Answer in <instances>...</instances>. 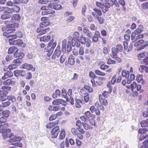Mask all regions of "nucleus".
Listing matches in <instances>:
<instances>
[{
	"label": "nucleus",
	"instance_id": "15",
	"mask_svg": "<svg viewBox=\"0 0 148 148\" xmlns=\"http://www.w3.org/2000/svg\"><path fill=\"white\" fill-rule=\"evenodd\" d=\"M14 73L15 76L17 77L24 76L25 74V71L23 70H16L14 71Z\"/></svg>",
	"mask_w": 148,
	"mask_h": 148
},
{
	"label": "nucleus",
	"instance_id": "42",
	"mask_svg": "<svg viewBox=\"0 0 148 148\" xmlns=\"http://www.w3.org/2000/svg\"><path fill=\"white\" fill-rule=\"evenodd\" d=\"M147 137L148 139V136ZM139 148H148V140H145L143 142V145Z\"/></svg>",
	"mask_w": 148,
	"mask_h": 148
},
{
	"label": "nucleus",
	"instance_id": "59",
	"mask_svg": "<svg viewBox=\"0 0 148 148\" xmlns=\"http://www.w3.org/2000/svg\"><path fill=\"white\" fill-rule=\"evenodd\" d=\"M66 58V57L65 56L62 55L60 58V62L61 64H62L64 62Z\"/></svg>",
	"mask_w": 148,
	"mask_h": 148
},
{
	"label": "nucleus",
	"instance_id": "38",
	"mask_svg": "<svg viewBox=\"0 0 148 148\" xmlns=\"http://www.w3.org/2000/svg\"><path fill=\"white\" fill-rule=\"evenodd\" d=\"M17 48L14 46H12L10 47L8 49V53L9 54L12 53L14 52H15Z\"/></svg>",
	"mask_w": 148,
	"mask_h": 148
},
{
	"label": "nucleus",
	"instance_id": "53",
	"mask_svg": "<svg viewBox=\"0 0 148 148\" xmlns=\"http://www.w3.org/2000/svg\"><path fill=\"white\" fill-rule=\"evenodd\" d=\"M84 97L85 101L87 102L89 100V96L88 94L87 93L84 94Z\"/></svg>",
	"mask_w": 148,
	"mask_h": 148
},
{
	"label": "nucleus",
	"instance_id": "18",
	"mask_svg": "<svg viewBox=\"0 0 148 148\" xmlns=\"http://www.w3.org/2000/svg\"><path fill=\"white\" fill-rule=\"evenodd\" d=\"M14 55L15 57H18L20 56L23 57L24 56V53L21 52L20 50L18 49L17 48L14 53Z\"/></svg>",
	"mask_w": 148,
	"mask_h": 148
},
{
	"label": "nucleus",
	"instance_id": "11",
	"mask_svg": "<svg viewBox=\"0 0 148 148\" xmlns=\"http://www.w3.org/2000/svg\"><path fill=\"white\" fill-rule=\"evenodd\" d=\"M140 44H142V46L144 47L148 45V42L147 41H144L143 39L139 40L135 43L134 45L135 47H136Z\"/></svg>",
	"mask_w": 148,
	"mask_h": 148
},
{
	"label": "nucleus",
	"instance_id": "7",
	"mask_svg": "<svg viewBox=\"0 0 148 148\" xmlns=\"http://www.w3.org/2000/svg\"><path fill=\"white\" fill-rule=\"evenodd\" d=\"M136 35L134 32L131 34V39L133 42H135L136 41L139 39L142 38L143 37V34H140L136 36Z\"/></svg>",
	"mask_w": 148,
	"mask_h": 148
},
{
	"label": "nucleus",
	"instance_id": "34",
	"mask_svg": "<svg viewBox=\"0 0 148 148\" xmlns=\"http://www.w3.org/2000/svg\"><path fill=\"white\" fill-rule=\"evenodd\" d=\"M51 4H49L47 5L43 6L40 8V10H52L51 8Z\"/></svg>",
	"mask_w": 148,
	"mask_h": 148
},
{
	"label": "nucleus",
	"instance_id": "35",
	"mask_svg": "<svg viewBox=\"0 0 148 148\" xmlns=\"http://www.w3.org/2000/svg\"><path fill=\"white\" fill-rule=\"evenodd\" d=\"M22 61L21 59L18 58L14 60L13 62L17 67L21 63Z\"/></svg>",
	"mask_w": 148,
	"mask_h": 148
},
{
	"label": "nucleus",
	"instance_id": "12",
	"mask_svg": "<svg viewBox=\"0 0 148 148\" xmlns=\"http://www.w3.org/2000/svg\"><path fill=\"white\" fill-rule=\"evenodd\" d=\"M21 67L22 69H25L28 70H32L33 71H35V68L33 67L32 65L27 63L23 64L21 66Z\"/></svg>",
	"mask_w": 148,
	"mask_h": 148
},
{
	"label": "nucleus",
	"instance_id": "21",
	"mask_svg": "<svg viewBox=\"0 0 148 148\" xmlns=\"http://www.w3.org/2000/svg\"><path fill=\"white\" fill-rule=\"evenodd\" d=\"M64 101L61 99H58L54 100L52 102V104L54 105H58L60 104H63Z\"/></svg>",
	"mask_w": 148,
	"mask_h": 148
},
{
	"label": "nucleus",
	"instance_id": "27",
	"mask_svg": "<svg viewBox=\"0 0 148 148\" xmlns=\"http://www.w3.org/2000/svg\"><path fill=\"white\" fill-rule=\"evenodd\" d=\"M136 80L138 83H141L143 84L145 83V82L143 79V75H139L138 76H137L136 77Z\"/></svg>",
	"mask_w": 148,
	"mask_h": 148
},
{
	"label": "nucleus",
	"instance_id": "58",
	"mask_svg": "<svg viewBox=\"0 0 148 148\" xmlns=\"http://www.w3.org/2000/svg\"><path fill=\"white\" fill-rule=\"evenodd\" d=\"M84 53L83 47H80L79 51V54L80 55H84Z\"/></svg>",
	"mask_w": 148,
	"mask_h": 148
},
{
	"label": "nucleus",
	"instance_id": "45",
	"mask_svg": "<svg viewBox=\"0 0 148 148\" xmlns=\"http://www.w3.org/2000/svg\"><path fill=\"white\" fill-rule=\"evenodd\" d=\"M148 121L147 119L146 120H144L141 121L140 122V124L142 127H145L148 126Z\"/></svg>",
	"mask_w": 148,
	"mask_h": 148
},
{
	"label": "nucleus",
	"instance_id": "40",
	"mask_svg": "<svg viewBox=\"0 0 148 148\" xmlns=\"http://www.w3.org/2000/svg\"><path fill=\"white\" fill-rule=\"evenodd\" d=\"M91 82L92 83V85L93 86H97V84L100 85L102 84V83L100 81H96V83L95 82V80L94 78L92 79L91 80Z\"/></svg>",
	"mask_w": 148,
	"mask_h": 148
},
{
	"label": "nucleus",
	"instance_id": "8",
	"mask_svg": "<svg viewBox=\"0 0 148 148\" xmlns=\"http://www.w3.org/2000/svg\"><path fill=\"white\" fill-rule=\"evenodd\" d=\"M61 53L60 47V46H57L55 51L52 56V58L53 59H55L56 57L58 58L60 56Z\"/></svg>",
	"mask_w": 148,
	"mask_h": 148
},
{
	"label": "nucleus",
	"instance_id": "44",
	"mask_svg": "<svg viewBox=\"0 0 148 148\" xmlns=\"http://www.w3.org/2000/svg\"><path fill=\"white\" fill-rule=\"evenodd\" d=\"M86 38L82 36H80V42L82 44L84 45L86 44Z\"/></svg>",
	"mask_w": 148,
	"mask_h": 148
},
{
	"label": "nucleus",
	"instance_id": "43",
	"mask_svg": "<svg viewBox=\"0 0 148 148\" xmlns=\"http://www.w3.org/2000/svg\"><path fill=\"white\" fill-rule=\"evenodd\" d=\"M58 123V121H56L55 122H51L47 124L46 127L47 128L50 129L53 127L54 125L55 124H57Z\"/></svg>",
	"mask_w": 148,
	"mask_h": 148
},
{
	"label": "nucleus",
	"instance_id": "9",
	"mask_svg": "<svg viewBox=\"0 0 148 148\" xmlns=\"http://www.w3.org/2000/svg\"><path fill=\"white\" fill-rule=\"evenodd\" d=\"M59 132V127L56 126L53 128L51 132V135L52 138H56Z\"/></svg>",
	"mask_w": 148,
	"mask_h": 148
},
{
	"label": "nucleus",
	"instance_id": "29",
	"mask_svg": "<svg viewBox=\"0 0 148 148\" xmlns=\"http://www.w3.org/2000/svg\"><path fill=\"white\" fill-rule=\"evenodd\" d=\"M51 9H53L55 10H58L60 9L61 7V6L60 5L56 3H55L53 4L51 3Z\"/></svg>",
	"mask_w": 148,
	"mask_h": 148
},
{
	"label": "nucleus",
	"instance_id": "51",
	"mask_svg": "<svg viewBox=\"0 0 148 148\" xmlns=\"http://www.w3.org/2000/svg\"><path fill=\"white\" fill-rule=\"evenodd\" d=\"M84 114L88 119L92 116V115L90 112L89 111H88L85 112H84Z\"/></svg>",
	"mask_w": 148,
	"mask_h": 148
},
{
	"label": "nucleus",
	"instance_id": "54",
	"mask_svg": "<svg viewBox=\"0 0 148 148\" xmlns=\"http://www.w3.org/2000/svg\"><path fill=\"white\" fill-rule=\"evenodd\" d=\"M8 68L10 70H13L16 68L17 66L14 64H11L8 66Z\"/></svg>",
	"mask_w": 148,
	"mask_h": 148
},
{
	"label": "nucleus",
	"instance_id": "62",
	"mask_svg": "<svg viewBox=\"0 0 148 148\" xmlns=\"http://www.w3.org/2000/svg\"><path fill=\"white\" fill-rule=\"evenodd\" d=\"M80 119L81 120L84 122L86 121L88 119L86 117L85 115L81 116H80Z\"/></svg>",
	"mask_w": 148,
	"mask_h": 148
},
{
	"label": "nucleus",
	"instance_id": "16",
	"mask_svg": "<svg viewBox=\"0 0 148 148\" xmlns=\"http://www.w3.org/2000/svg\"><path fill=\"white\" fill-rule=\"evenodd\" d=\"M72 45L73 46H76L77 47H79L80 46V40L78 38H73L72 40Z\"/></svg>",
	"mask_w": 148,
	"mask_h": 148
},
{
	"label": "nucleus",
	"instance_id": "63",
	"mask_svg": "<svg viewBox=\"0 0 148 148\" xmlns=\"http://www.w3.org/2000/svg\"><path fill=\"white\" fill-rule=\"evenodd\" d=\"M116 79V75H114L111 81V82L112 84H114L115 83Z\"/></svg>",
	"mask_w": 148,
	"mask_h": 148
},
{
	"label": "nucleus",
	"instance_id": "3",
	"mask_svg": "<svg viewBox=\"0 0 148 148\" xmlns=\"http://www.w3.org/2000/svg\"><path fill=\"white\" fill-rule=\"evenodd\" d=\"M96 5L97 6L101 8L102 12L104 13H105L108 10L111 5L110 3H103L99 2H97Z\"/></svg>",
	"mask_w": 148,
	"mask_h": 148
},
{
	"label": "nucleus",
	"instance_id": "46",
	"mask_svg": "<svg viewBox=\"0 0 148 148\" xmlns=\"http://www.w3.org/2000/svg\"><path fill=\"white\" fill-rule=\"evenodd\" d=\"M68 62L71 65H73L75 63V61L72 56L69 57L68 59Z\"/></svg>",
	"mask_w": 148,
	"mask_h": 148
},
{
	"label": "nucleus",
	"instance_id": "10",
	"mask_svg": "<svg viewBox=\"0 0 148 148\" xmlns=\"http://www.w3.org/2000/svg\"><path fill=\"white\" fill-rule=\"evenodd\" d=\"M6 118L2 116L0 119V128H7L8 127V124L4 123L7 121Z\"/></svg>",
	"mask_w": 148,
	"mask_h": 148
},
{
	"label": "nucleus",
	"instance_id": "52",
	"mask_svg": "<svg viewBox=\"0 0 148 148\" xmlns=\"http://www.w3.org/2000/svg\"><path fill=\"white\" fill-rule=\"evenodd\" d=\"M148 135H147L146 136L144 135H143L141 134L140 135L139 140L140 141H142L144 139H145V140H148Z\"/></svg>",
	"mask_w": 148,
	"mask_h": 148
},
{
	"label": "nucleus",
	"instance_id": "2",
	"mask_svg": "<svg viewBox=\"0 0 148 148\" xmlns=\"http://www.w3.org/2000/svg\"><path fill=\"white\" fill-rule=\"evenodd\" d=\"M11 87L10 86H3L0 88V101H5L7 99L8 101H11L12 102L15 101L16 99L14 96H7L8 94L7 90H10Z\"/></svg>",
	"mask_w": 148,
	"mask_h": 148
},
{
	"label": "nucleus",
	"instance_id": "64",
	"mask_svg": "<svg viewBox=\"0 0 148 148\" xmlns=\"http://www.w3.org/2000/svg\"><path fill=\"white\" fill-rule=\"evenodd\" d=\"M141 7L144 9L147 8H148V3H143L141 5Z\"/></svg>",
	"mask_w": 148,
	"mask_h": 148
},
{
	"label": "nucleus",
	"instance_id": "5",
	"mask_svg": "<svg viewBox=\"0 0 148 148\" xmlns=\"http://www.w3.org/2000/svg\"><path fill=\"white\" fill-rule=\"evenodd\" d=\"M20 8L19 7L15 6L12 8H5L4 13L10 14L14 12H18Z\"/></svg>",
	"mask_w": 148,
	"mask_h": 148
},
{
	"label": "nucleus",
	"instance_id": "37",
	"mask_svg": "<svg viewBox=\"0 0 148 148\" xmlns=\"http://www.w3.org/2000/svg\"><path fill=\"white\" fill-rule=\"evenodd\" d=\"M50 24V22L47 21L45 22H42L40 24V27L43 28L44 27L47 26Z\"/></svg>",
	"mask_w": 148,
	"mask_h": 148
},
{
	"label": "nucleus",
	"instance_id": "33",
	"mask_svg": "<svg viewBox=\"0 0 148 148\" xmlns=\"http://www.w3.org/2000/svg\"><path fill=\"white\" fill-rule=\"evenodd\" d=\"M11 17V15L10 14L5 13L1 15L0 18L3 20H5L10 18Z\"/></svg>",
	"mask_w": 148,
	"mask_h": 148
},
{
	"label": "nucleus",
	"instance_id": "61",
	"mask_svg": "<svg viewBox=\"0 0 148 148\" xmlns=\"http://www.w3.org/2000/svg\"><path fill=\"white\" fill-rule=\"evenodd\" d=\"M75 18L74 16H70L68 17L66 21L68 22H70L73 20Z\"/></svg>",
	"mask_w": 148,
	"mask_h": 148
},
{
	"label": "nucleus",
	"instance_id": "19",
	"mask_svg": "<svg viewBox=\"0 0 148 148\" xmlns=\"http://www.w3.org/2000/svg\"><path fill=\"white\" fill-rule=\"evenodd\" d=\"M100 36V34L97 31H95L92 38V41L93 42H97L98 40V37Z\"/></svg>",
	"mask_w": 148,
	"mask_h": 148
},
{
	"label": "nucleus",
	"instance_id": "41",
	"mask_svg": "<svg viewBox=\"0 0 148 148\" xmlns=\"http://www.w3.org/2000/svg\"><path fill=\"white\" fill-rule=\"evenodd\" d=\"M82 124L84 128L86 130L91 129L92 128V127L91 126L89 125L86 123H83Z\"/></svg>",
	"mask_w": 148,
	"mask_h": 148
},
{
	"label": "nucleus",
	"instance_id": "20",
	"mask_svg": "<svg viewBox=\"0 0 148 148\" xmlns=\"http://www.w3.org/2000/svg\"><path fill=\"white\" fill-rule=\"evenodd\" d=\"M99 98L100 103L104 106H106L108 104L107 100L104 98H103L102 95L99 94Z\"/></svg>",
	"mask_w": 148,
	"mask_h": 148
},
{
	"label": "nucleus",
	"instance_id": "28",
	"mask_svg": "<svg viewBox=\"0 0 148 148\" xmlns=\"http://www.w3.org/2000/svg\"><path fill=\"white\" fill-rule=\"evenodd\" d=\"M13 75V73L11 72L8 71L4 73V75L3 76L2 78L3 79H5L9 77H12Z\"/></svg>",
	"mask_w": 148,
	"mask_h": 148
},
{
	"label": "nucleus",
	"instance_id": "30",
	"mask_svg": "<svg viewBox=\"0 0 148 148\" xmlns=\"http://www.w3.org/2000/svg\"><path fill=\"white\" fill-rule=\"evenodd\" d=\"M121 74L123 77H125L126 79H127L129 76V71L126 70H123L122 71Z\"/></svg>",
	"mask_w": 148,
	"mask_h": 148
},
{
	"label": "nucleus",
	"instance_id": "23",
	"mask_svg": "<svg viewBox=\"0 0 148 148\" xmlns=\"http://www.w3.org/2000/svg\"><path fill=\"white\" fill-rule=\"evenodd\" d=\"M143 30V25H139L137 28L136 29L134 32L137 35H139Z\"/></svg>",
	"mask_w": 148,
	"mask_h": 148
},
{
	"label": "nucleus",
	"instance_id": "22",
	"mask_svg": "<svg viewBox=\"0 0 148 148\" xmlns=\"http://www.w3.org/2000/svg\"><path fill=\"white\" fill-rule=\"evenodd\" d=\"M112 53L110 54V56L112 58H115L116 57L117 54L119 52L116 50L115 47L113 48L112 49Z\"/></svg>",
	"mask_w": 148,
	"mask_h": 148
},
{
	"label": "nucleus",
	"instance_id": "17",
	"mask_svg": "<svg viewBox=\"0 0 148 148\" xmlns=\"http://www.w3.org/2000/svg\"><path fill=\"white\" fill-rule=\"evenodd\" d=\"M94 12H92V14L94 17H96V16H101L102 14V13L101 11L99 9H98L96 8H95L93 9Z\"/></svg>",
	"mask_w": 148,
	"mask_h": 148
},
{
	"label": "nucleus",
	"instance_id": "4",
	"mask_svg": "<svg viewBox=\"0 0 148 148\" xmlns=\"http://www.w3.org/2000/svg\"><path fill=\"white\" fill-rule=\"evenodd\" d=\"M7 128H0V133H2V134L3 137L6 139L9 138H10L11 135V133L10 132L11 130L9 129H6Z\"/></svg>",
	"mask_w": 148,
	"mask_h": 148
},
{
	"label": "nucleus",
	"instance_id": "24",
	"mask_svg": "<svg viewBox=\"0 0 148 148\" xmlns=\"http://www.w3.org/2000/svg\"><path fill=\"white\" fill-rule=\"evenodd\" d=\"M75 106L76 107L80 108L81 106V105L82 103V100L76 98H75Z\"/></svg>",
	"mask_w": 148,
	"mask_h": 148
},
{
	"label": "nucleus",
	"instance_id": "32",
	"mask_svg": "<svg viewBox=\"0 0 148 148\" xmlns=\"http://www.w3.org/2000/svg\"><path fill=\"white\" fill-rule=\"evenodd\" d=\"M10 113V111L8 110H3L1 113L2 116L6 118H8Z\"/></svg>",
	"mask_w": 148,
	"mask_h": 148
},
{
	"label": "nucleus",
	"instance_id": "36",
	"mask_svg": "<svg viewBox=\"0 0 148 148\" xmlns=\"http://www.w3.org/2000/svg\"><path fill=\"white\" fill-rule=\"evenodd\" d=\"M55 12L52 10H44L41 12V14L42 15H46L50 14H53Z\"/></svg>",
	"mask_w": 148,
	"mask_h": 148
},
{
	"label": "nucleus",
	"instance_id": "48",
	"mask_svg": "<svg viewBox=\"0 0 148 148\" xmlns=\"http://www.w3.org/2000/svg\"><path fill=\"white\" fill-rule=\"evenodd\" d=\"M115 48L118 52H121L123 48V45L121 44L117 45Z\"/></svg>",
	"mask_w": 148,
	"mask_h": 148
},
{
	"label": "nucleus",
	"instance_id": "56",
	"mask_svg": "<svg viewBox=\"0 0 148 148\" xmlns=\"http://www.w3.org/2000/svg\"><path fill=\"white\" fill-rule=\"evenodd\" d=\"M147 131V130L145 128L140 129L138 130V132L139 134H142L146 133Z\"/></svg>",
	"mask_w": 148,
	"mask_h": 148
},
{
	"label": "nucleus",
	"instance_id": "31",
	"mask_svg": "<svg viewBox=\"0 0 148 148\" xmlns=\"http://www.w3.org/2000/svg\"><path fill=\"white\" fill-rule=\"evenodd\" d=\"M138 58H148V53L147 52H144L140 53L138 56Z\"/></svg>",
	"mask_w": 148,
	"mask_h": 148
},
{
	"label": "nucleus",
	"instance_id": "50",
	"mask_svg": "<svg viewBox=\"0 0 148 148\" xmlns=\"http://www.w3.org/2000/svg\"><path fill=\"white\" fill-rule=\"evenodd\" d=\"M50 30L49 28H47V29H45L44 30L42 29L41 31V32L40 33V35L45 34L46 33H47Z\"/></svg>",
	"mask_w": 148,
	"mask_h": 148
},
{
	"label": "nucleus",
	"instance_id": "39",
	"mask_svg": "<svg viewBox=\"0 0 148 148\" xmlns=\"http://www.w3.org/2000/svg\"><path fill=\"white\" fill-rule=\"evenodd\" d=\"M65 132L64 130L62 129L60 131V134L59 139L60 140L63 139L65 136Z\"/></svg>",
	"mask_w": 148,
	"mask_h": 148
},
{
	"label": "nucleus",
	"instance_id": "26",
	"mask_svg": "<svg viewBox=\"0 0 148 148\" xmlns=\"http://www.w3.org/2000/svg\"><path fill=\"white\" fill-rule=\"evenodd\" d=\"M51 38V36L50 35L44 36L40 38V40L41 41L47 42Z\"/></svg>",
	"mask_w": 148,
	"mask_h": 148
},
{
	"label": "nucleus",
	"instance_id": "55",
	"mask_svg": "<svg viewBox=\"0 0 148 148\" xmlns=\"http://www.w3.org/2000/svg\"><path fill=\"white\" fill-rule=\"evenodd\" d=\"M61 95L63 97H64V98H66L67 94L66 92H65V89L63 88L62 89Z\"/></svg>",
	"mask_w": 148,
	"mask_h": 148
},
{
	"label": "nucleus",
	"instance_id": "6",
	"mask_svg": "<svg viewBox=\"0 0 148 148\" xmlns=\"http://www.w3.org/2000/svg\"><path fill=\"white\" fill-rule=\"evenodd\" d=\"M9 42L10 45H21L23 43V41L21 39L14 40L15 38L13 37L9 38Z\"/></svg>",
	"mask_w": 148,
	"mask_h": 148
},
{
	"label": "nucleus",
	"instance_id": "60",
	"mask_svg": "<svg viewBox=\"0 0 148 148\" xmlns=\"http://www.w3.org/2000/svg\"><path fill=\"white\" fill-rule=\"evenodd\" d=\"M72 50V47L71 46V43H68L67 46V51L68 52H70Z\"/></svg>",
	"mask_w": 148,
	"mask_h": 148
},
{
	"label": "nucleus",
	"instance_id": "25",
	"mask_svg": "<svg viewBox=\"0 0 148 148\" xmlns=\"http://www.w3.org/2000/svg\"><path fill=\"white\" fill-rule=\"evenodd\" d=\"M15 82L11 79H8L3 81V84L5 85H14Z\"/></svg>",
	"mask_w": 148,
	"mask_h": 148
},
{
	"label": "nucleus",
	"instance_id": "47",
	"mask_svg": "<svg viewBox=\"0 0 148 148\" xmlns=\"http://www.w3.org/2000/svg\"><path fill=\"white\" fill-rule=\"evenodd\" d=\"M95 73L98 75L103 76L105 75V73L101 72L98 70H95Z\"/></svg>",
	"mask_w": 148,
	"mask_h": 148
},
{
	"label": "nucleus",
	"instance_id": "57",
	"mask_svg": "<svg viewBox=\"0 0 148 148\" xmlns=\"http://www.w3.org/2000/svg\"><path fill=\"white\" fill-rule=\"evenodd\" d=\"M90 28L91 30L95 31L97 29V27L94 24H92L90 26Z\"/></svg>",
	"mask_w": 148,
	"mask_h": 148
},
{
	"label": "nucleus",
	"instance_id": "14",
	"mask_svg": "<svg viewBox=\"0 0 148 148\" xmlns=\"http://www.w3.org/2000/svg\"><path fill=\"white\" fill-rule=\"evenodd\" d=\"M21 18V17L20 14H13L12 15L11 19L10 20L11 23L10 24L16 23V22H15L16 21H19Z\"/></svg>",
	"mask_w": 148,
	"mask_h": 148
},
{
	"label": "nucleus",
	"instance_id": "13",
	"mask_svg": "<svg viewBox=\"0 0 148 148\" xmlns=\"http://www.w3.org/2000/svg\"><path fill=\"white\" fill-rule=\"evenodd\" d=\"M11 135L9 138L11 142L20 141L22 140V138L20 136H18L14 135L12 133H11Z\"/></svg>",
	"mask_w": 148,
	"mask_h": 148
},
{
	"label": "nucleus",
	"instance_id": "49",
	"mask_svg": "<svg viewBox=\"0 0 148 148\" xmlns=\"http://www.w3.org/2000/svg\"><path fill=\"white\" fill-rule=\"evenodd\" d=\"M96 17L95 18V19L98 20L99 23L101 24H103L104 22V20L103 18L101 17H99L98 16H95Z\"/></svg>",
	"mask_w": 148,
	"mask_h": 148
},
{
	"label": "nucleus",
	"instance_id": "1",
	"mask_svg": "<svg viewBox=\"0 0 148 148\" xmlns=\"http://www.w3.org/2000/svg\"><path fill=\"white\" fill-rule=\"evenodd\" d=\"M18 26V24L14 23L9 24L3 27L2 28V30L4 32L3 34V35L7 38L13 37L14 38H16L17 37L19 38L22 37L23 34L21 32H18L16 34L12 32L13 28L17 27Z\"/></svg>",
	"mask_w": 148,
	"mask_h": 148
}]
</instances>
